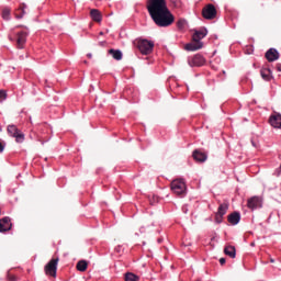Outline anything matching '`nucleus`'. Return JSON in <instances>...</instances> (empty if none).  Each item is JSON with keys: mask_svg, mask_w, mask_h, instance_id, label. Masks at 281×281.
<instances>
[{"mask_svg": "<svg viewBox=\"0 0 281 281\" xmlns=\"http://www.w3.org/2000/svg\"><path fill=\"white\" fill-rule=\"evenodd\" d=\"M146 8L150 19L158 27H169L175 23V15L168 9L166 0H147Z\"/></svg>", "mask_w": 281, "mask_h": 281, "instance_id": "nucleus-1", "label": "nucleus"}, {"mask_svg": "<svg viewBox=\"0 0 281 281\" xmlns=\"http://www.w3.org/2000/svg\"><path fill=\"white\" fill-rule=\"evenodd\" d=\"M193 159H195V161H199L200 164H203V162L207 161V154H205L199 149H195L193 151Z\"/></svg>", "mask_w": 281, "mask_h": 281, "instance_id": "nucleus-14", "label": "nucleus"}, {"mask_svg": "<svg viewBox=\"0 0 281 281\" xmlns=\"http://www.w3.org/2000/svg\"><path fill=\"white\" fill-rule=\"evenodd\" d=\"M88 267H89V263L87 262V260H80L77 262L76 269L77 271L85 272L87 271Z\"/></svg>", "mask_w": 281, "mask_h": 281, "instance_id": "nucleus-21", "label": "nucleus"}, {"mask_svg": "<svg viewBox=\"0 0 281 281\" xmlns=\"http://www.w3.org/2000/svg\"><path fill=\"white\" fill-rule=\"evenodd\" d=\"M207 36V29L203 27L200 30H194L192 35V43L184 45V49L187 52H196L199 49H203V38Z\"/></svg>", "mask_w": 281, "mask_h": 281, "instance_id": "nucleus-2", "label": "nucleus"}, {"mask_svg": "<svg viewBox=\"0 0 281 281\" xmlns=\"http://www.w3.org/2000/svg\"><path fill=\"white\" fill-rule=\"evenodd\" d=\"M269 124L273 128H281V114L274 112L270 117H269Z\"/></svg>", "mask_w": 281, "mask_h": 281, "instance_id": "nucleus-12", "label": "nucleus"}, {"mask_svg": "<svg viewBox=\"0 0 281 281\" xmlns=\"http://www.w3.org/2000/svg\"><path fill=\"white\" fill-rule=\"evenodd\" d=\"M7 131L9 135H11V137H14L18 142H22L23 139H25V134H23V132H21V130H19L16 125H9Z\"/></svg>", "mask_w": 281, "mask_h": 281, "instance_id": "nucleus-7", "label": "nucleus"}, {"mask_svg": "<svg viewBox=\"0 0 281 281\" xmlns=\"http://www.w3.org/2000/svg\"><path fill=\"white\" fill-rule=\"evenodd\" d=\"M18 40H16V45L18 49H23L25 47V43H27V32H19L16 34Z\"/></svg>", "mask_w": 281, "mask_h": 281, "instance_id": "nucleus-11", "label": "nucleus"}, {"mask_svg": "<svg viewBox=\"0 0 281 281\" xmlns=\"http://www.w3.org/2000/svg\"><path fill=\"white\" fill-rule=\"evenodd\" d=\"M270 262H272V263H273V262H276V259H273V258H270Z\"/></svg>", "mask_w": 281, "mask_h": 281, "instance_id": "nucleus-34", "label": "nucleus"}, {"mask_svg": "<svg viewBox=\"0 0 281 281\" xmlns=\"http://www.w3.org/2000/svg\"><path fill=\"white\" fill-rule=\"evenodd\" d=\"M266 58L268 63H276L280 58V53H278V49L276 48H270L266 53Z\"/></svg>", "mask_w": 281, "mask_h": 281, "instance_id": "nucleus-13", "label": "nucleus"}, {"mask_svg": "<svg viewBox=\"0 0 281 281\" xmlns=\"http://www.w3.org/2000/svg\"><path fill=\"white\" fill-rule=\"evenodd\" d=\"M87 56H88L89 58H93V55H91V53H89Z\"/></svg>", "mask_w": 281, "mask_h": 281, "instance_id": "nucleus-33", "label": "nucleus"}, {"mask_svg": "<svg viewBox=\"0 0 281 281\" xmlns=\"http://www.w3.org/2000/svg\"><path fill=\"white\" fill-rule=\"evenodd\" d=\"M137 47L144 56H148V54H153V49L155 48V42L148 40H138Z\"/></svg>", "mask_w": 281, "mask_h": 281, "instance_id": "nucleus-4", "label": "nucleus"}, {"mask_svg": "<svg viewBox=\"0 0 281 281\" xmlns=\"http://www.w3.org/2000/svg\"><path fill=\"white\" fill-rule=\"evenodd\" d=\"M8 99V92L5 90H0V100H7Z\"/></svg>", "mask_w": 281, "mask_h": 281, "instance_id": "nucleus-27", "label": "nucleus"}, {"mask_svg": "<svg viewBox=\"0 0 281 281\" xmlns=\"http://www.w3.org/2000/svg\"><path fill=\"white\" fill-rule=\"evenodd\" d=\"M125 281H139V277L133 272H127L125 273Z\"/></svg>", "mask_w": 281, "mask_h": 281, "instance_id": "nucleus-23", "label": "nucleus"}, {"mask_svg": "<svg viewBox=\"0 0 281 281\" xmlns=\"http://www.w3.org/2000/svg\"><path fill=\"white\" fill-rule=\"evenodd\" d=\"M225 256H228L229 258H236V247L234 246H226L224 248Z\"/></svg>", "mask_w": 281, "mask_h": 281, "instance_id": "nucleus-19", "label": "nucleus"}, {"mask_svg": "<svg viewBox=\"0 0 281 281\" xmlns=\"http://www.w3.org/2000/svg\"><path fill=\"white\" fill-rule=\"evenodd\" d=\"M10 8H4L2 10V19H4V21H10Z\"/></svg>", "mask_w": 281, "mask_h": 281, "instance_id": "nucleus-24", "label": "nucleus"}, {"mask_svg": "<svg viewBox=\"0 0 281 281\" xmlns=\"http://www.w3.org/2000/svg\"><path fill=\"white\" fill-rule=\"evenodd\" d=\"M58 258H54L48 261V263L44 268L46 276H50V278H56V272L58 271Z\"/></svg>", "mask_w": 281, "mask_h": 281, "instance_id": "nucleus-5", "label": "nucleus"}, {"mask_svg": "<svg viewBox=\"0 0 281 281\" xmlns=\"http://www.w3.org/2000/svg\"><path fill=\"white\" fill-rule=\"evenodd\" d=\"M9 281H16V277L14 276L9 277Z\"/></svg>", "mask_w": 281, "mask_h": 281, "instance_id": "nucleus-31", "label": "nucleus"}, {"mask_svg": "<svg viewBox=\"0 0 281 281\" xmlns=\"http://www.w3.org/2000/svg\"><path fill=\"white\" fill-rule=\"evenodd\" d=\"M104 33L103 32H100V36H102Z\"/></svg>", "mask_w": 281, "mask_h": 281, "instance_id": "nucleus-36", "label": "nucleus"}, {"mask_svg": "<svg viewBox=\"0 0 281 281\" xmlns=\"http://www.w3.org/2000/svg\"><path fill=\"white\" fill-rule=\"evenodd\" d=\"M90 16L95 23H102V12H100V10L91 9Z\"/></svg>", "mask_w": 281, "mask_h": 281, "instance_id": "nucleus-16", "label": "nucleus"}, {"mask_svg": "<svg viewBox=\"0 0 281 281\" xmlns=\"http://www.w3.org/2000/svg\"><path fill=\"white\" fill-rule=\"evenodd\" d=\"M186 20L184 19H180L177 21V27L178 30H183L186 27Z\"/></svg>", "mask_w": 281, "mask_h": 281, "instance_id": "nucleus-25", "label": "nucleus"}, {"mask_svg": "<svg viewBox=\"0 0 281 281\" xmlns=\"http://www.w3.org/2000/svg\"><path fill=\"white\" fill-rule=\"evenodd\" d=\"M100 47H106V41L99 42Z\"/></svg>", "mask_w": 281, "mask_h": 281, "instance_id": "nucleus-29", "label": "nucleus"}, {"mask_svg": "<svg viewBox=\"0 0 281 281\" xmlns=\"http://www.w3.org/2000/svg\"><path fill=\"white\" fill-rule=\"evenodd\" d=\"M277 71H281V64H277Z\"/></svg>", "mask_w": 281, "mask_h": 281, "instance_id": "nucleus-32", "label": "nucleus"}, {"mask_svg": "<svg viewBox=\"0 0 281 281\" xmlns=\"http://www.w3.org/2000/svg\"><path fill=\"white\" fill-rule=\"evenodd\" d=\"M12 229V221L10 217H2L0 220V233L10 232Z\"/></svg>", "mask_w": 281, "mask_h": 281, "instance_id": "nucleus-10", "label": "nucleus"}, {"mask_svg": "<svg viewBox=\"0 0 281 281\" xmlns=\"http://www.w3.org/2000/svg\"><path fill=\"white\" fill-rule=\"evenodd\" d=\"M216 14V7H214V4H207L202 9V16L206 19V21H212Z\"/></svg>", "mask_w": 281, "mask_h": 281, "instance_id": "nucleus-6", "label": "nucleus"}, {"mask_svg": "<svg viewBox=\"0 0 281 281\" xmlns=\"http://www.w3.org/2000/svg\"><path fill=\"white\" fill-rule=\"evenodd\" d=\"M171 191L177 196H186L188 194V186L186 184V180L182 178L175 179L170 184Z\"/></svg>", "mask_w": 281, "mask_h": 281, "instance_id": "nucleus-3", "label": "nucleus"}, {"mask_svg": "<svg viewBox=\"0 0 281 281\" xmlns=\"http://www.w3.org/2000/svg\"><path fill=\"white\" fill-rule=\"evenodd\" d=\"M261 77L263 78V80H271L272 76H271V69L269 68H263L261 69Z\"/></svg>", "mask_w": 281, "mask_h": 281, "instance_id": "nucleus-22", "label": "nucleus"}, {"mask_svg": "<svg viewBox=\"0 0 281 281\" xmlns=\"http://www.w3.org/2000/svg\"><path fill=\"white\" fill-rule=\"evenodd\" d=\"M227 221L231 225H238L240 223V213L233 212L227 216Z\"/></svg>", "mask_w": 281, "mask_h": 281, "instance_id": "nucleus-15", "label": "nucleus"}, {"mask_svg": "<svg viewBox=\"0 0 281 281\" xmlns=\"http://www.w3.org/2000/svg\"><path fill=\"white\" fill-rule=\"evenodd\" d=\"M108 54L110 55V56H112V58L114 59V60H122V58H123V54H122V50H120V49H115V48H111V49H109L108 50Z\"/></svg>", "mask_w": 281, "mask_h": 281, "instance_id": "nucleus-17", "label": "nucleus"}, {"mask_svg": "<svg viewBox=\"0 0 281 281\" xmlns=\"http://www.w3.org/2000/svg\"><path fill=\"white\" fill-rule=\"evenodd\" d=\"M248 210H260L262 207V198L255 195L248 199L247 201Z\"/></svg>", "mask_w": 281, "mask_h": 281, "instance_id": "nucleus-8", "label": "nucleus"}, {"mask_svg": "<svg viewBox=\"0 0 281 281\" xmlns=\"http://www.w3.org/2000/svg\"><path fill=\"white\" fill-rule=\"evenodd\" d=\"M190 67H203L205 65V57L201 54H196L188 59Z\"/></svg>", "mask_w": 281, "mask_h": 281, "instance_id": "nucleus-9", "label": "nucleus"}, {"mask_svg": "<svg viewBox=\"0 0 281 281\" xmlns=\"http://www.w3.org/2000/svg\"><path fill=\"white\" fill-rule=\"evenodd\" d=\"M4 149H5V144L0 142V153H3Z\"/></svg>", "mask_w": 281, "mask_h": 281, "instance_id": "nucleus-28", "label": "nucleus"}, {"mask_svg": "<svg viewBox=\"0 0 281 281\" xmlns=\"http://www.w3.org/2000/svg\"><path fill=\"white\" fill-rule=\"evenodd\" d=\"M225 262H226V259H225V258H221V259H220V265L223 266V265H225Z\"/></svg>", "mask_w": 281, "mask_h": 281, "instance_id": "nucleus-30", "label": "nucleus"}, {"mask_svg": "<svg viewBox=\"0 0 281 281\" xmlns=\"http://www.w3.org/2000/svg\"><path fill=\"white\" fill-rule=\"evenodd\" d=\"M25 8H27L25 3L20 4V8L15 10V19H23L25 16Z\"/></svg>", "mask_w": 281, "mask_h": 281, "instance_id": "nucleus-18", "label": "nucleus"}, {"mask_svg": "<svg viewBox=\"0 0 281 281\" xmlns=\"http://www.w3.org/2000/svg\"><path fill=\"white\" fill-rule=\"evenodd\" d=\"M223 216H224V215H221V214H218V213H215V223H216L217 225H221V223H223Z\"/></svg>", "mask_w": 281, "mask_h": 281, "instance_id": "nucleus-26", "label": "nucleus"}, {"mask_svg": "<svg viewBox=\"0 0 281 281\" xmlns=\"http://www.w3.org/2000/svg\"><path fill=\"white\" fill-rule=\"evenodd\" d=\"M227 210H229V204L224 202L220 204L216 214H220L221 216H225V214H227Z\"/></svg>", "mask_w": 281, "mask_h": 281, "instance_id": "nucleus-20", "label": "nucleus"}, {"mask_svg": "<svg viewBox=\"0 0 281 281\" xmlns=\"http://www.w3.org/2000/svg\"><path fill=\"white\" fill-rule=\"evenodd\" d=\"M251 144H252V146H255V147H256V142H252Z\"/></svg>", "mask_w": 281, "mask_h": 281, "instance_id": "nucleus-35", "label": "nucleus"}]
</instances>
